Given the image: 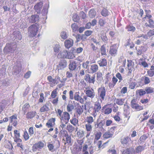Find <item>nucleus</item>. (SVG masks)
<instances>
[{"mask_svg":"<svg viewBox=\"0 0 154 154\" xmlns=\"http://www.w3.org/2000/svg\"><path fill=\"white\" fill-rule=\"evenodd\" d=\"M73 20L75 22H78L79 20V17L76 14H74L73 16Z\"/></svg>","mask_w":154,"mask_h":154,"instance_id":"45","label":"nucleus"},{"mask_svg":"<svg viewBox=\"0 0 154 154\" xmlns=\"http://www.w3.org/2000/svg\"><path fill=\"white\" fill-rule=\"evenodd\" d=\"M84 92L86 95L91 99L94 98L95 96L94 91L92 88L90 89L89 88H86V89L84 90Z\"/></svg>","mask_w":154,"mask_h":154,"instance_id":"6","label":"nucleus"},{"mask_svg":"<svg viewBox=\"0 0 154 154\" xmlns=\"http://www.w3.org/2000/svg\"><path fill=\"white\" fill-rule=\"evenodd\" d=\"M14 138H20V133L19 131L17 130H15L14 131Z\"/></svg>","mask_w":154,"mask_h":154,"instance_id":"52","label":"nucleus"},{"mask_svg":"<svg viewBox=\"0 0 154 154\" xmlns=\"http://www.w3.org/2000/svg\"><path fill=\"white\" fill-rule=\"evenodd\" d=\"M38 29V25L36 23L30 26L28 29L29 36L30 37L35 36Z\"/></svg>","mask_w":154,"mask_h":154,"instance_id":"1","label":"nucleus"},{"mask_svg":"<svg viewBox=\"0 0 154 154\" xmlns=\"http://www.w3.org/2000/svg\"><path fill=\"white\" fill-rule=\"evenodd\" d=\"M71 123L74 125H76L78 123V120L75 118H74L70 120Z\"/></svg>","mask_w":154,"mask_h":154,"instance_id":"48","label":"nucleus"},{"mask_svg":"<svg viewBox=\"0 0 154 154\" xmlns=\"http://www.w3.org/2000/svg\"><path fill=\"white\" fill-rule=\"evenodd\" d=\"M14 37V40L16 42H18L22 39V36L20 32L19 31L14 32L13 33Z\"/></svg>","mask_w":154,"mask_h":154,"instance_id":"13","label":"nucleus"},{"mask_svg":"<svg viewBox=\"0 0 154 154\" xmlns=\"http://www.w3.org/2000/svg\"><path fill=\"white\" fill-rule=\"evenodd\" d=\"M70 119V115L67 112H63L60 119L61 122L67 123Z\"/></svg>","mask_w":154,"mask_h":154,"instance_id":"7","label":"nucleus"},{"mask_svg":"<svg viewBox=\"0 0 154 154\" xmlns=\"http://www.w3.org/2000/svg\"><path fill=\"white\" fill-rule=\"evenodd\" d=\"M125 98H119L116 99V102L117 104L119 105H122L124 103Z\"/></svg>","mask_w":154,"mask_h":154,"instance_id":"34","label":"nucleus"},{"mask_svg":"<svg viewBox=\"0 0 154 154\" xmlns=\"http://www.w3.org/2000/svg\"><path fill=\"white\" fill-rule=\"evenodd\" d=\"M43 3L42 2H40L38 3L34 7V8L37 13H39L42 9Z\"/></svg>","mask_w":154,"mask_h":154,"instance_id":"19","label":"nucleus"},{"mask_svg":"<svg viewBox=\"0 0 154 154\" xmlns=\"http://www.w3.org/2000/svg\"><path fill=\"white\" fill-rule=\"evenodd\" d=\"M138 93L140 96H143L146 93L145 90L143 89H140L138 90Z\"/></svg>","mask_w":154,"mask_h":154,"instance_id":"55","label":"nucleus"},{"mask_svg":"<svg viewBox=\"0 0 154 154\" xmlns=\"http://www.w3.org/2000/svg\"><path fill=\"white\" fill-rule=\"evenodd\" d=\"M149 25H146V26H148L150 28L154 27V22L151 19H149Z\"/></svg>","mask_w":154,"mask_h":154,"instance_id":"47","label":"nucleus"},{"mask_svg":"<svg viewBox=\"0 0 154 154\" xmlns=\"http://www.w3.org/2000/svg\"><path fill=\"white\" fill-rule=\"evenodd\" d=\"M48 6L47 5H45L43 8L42 13V15L43 16V17H42V18L43 19H46L47 18L46 15L48 13Z\"/></svg>","mask_w":154,"mask_h":154,"instance_id":"22","label":"nucleus"},{"mask_svg":"<svg viewBox=\"0 0 154 154\" xmlns=\"http://www.w3.org/2000/svg\"><path fill=\"white\" fill-rule=\"evenodd\" d=\"M145 149V147L142 146H136L135 148V150H134V153L140 154L141 152Z\"/></svg>","mask_w":154,"mask_h":154,"instance_id":"20","label":"nucleus"},{"mask_svg":"<svg viewBox=\"0 0 154 154\" xmlns=\"http://www.w3.org/2000/svg\"><path fill=\"white\" fill-rule=\"evenodd\" d=\"M116 45V44H114L110 47L109 53L112 56H115L116 54L117 51Z\"/></svg>","mask_w":154,"mask_h":154,"instance_id":"17","label":"nucleus"},{"mask_svg":"<svg viewBox=\"0 0 154 154\" xmlns=\"http://www.w3.org/2000/svg\"><path fill=\"white\" fill-rule=\"evenodd\" d=\"M113 133L110 131H108L105 132L103 134V137L105 138H108L111 137L113 135Z\"/></svg>","mask_w":154,"mask_h":154,"instance_id":"28","label":"nucleus"},{"mask_svg":"<svg viewBox=\"0 0 154 154\" xmlns=\"http://www.w3.org/2000/svg\"><path fill=\"white\" fill-rule=\"evenodd\" d=\"M85 126L86 130L87 131L91 132L92 130V127L91 124L87 123Z\"/></svg>","mask_w":154,"mask_h":154,"instance_id":"43","label":"nucleus"},{"mask_svg":"<svg viewBox=\"0 0 154 154\" xmlns=\"http://www.w3.org/2000/svg\"><path fill=\"white\" fill-rule=\"evenodd\" d=\"M36 114L35 112H28L26 115V117L28 119H32L34 117Z\"/></svg>","mask_w":154,"mask_h":154,"instance_id":"26","label":"nucleus"},{"mask_svg":"<svg viewBox=\"0 0 154 154\" xmlns=\"http://www.w3.org/2000/svg\"><path fill=\"white\" fill-rule=\"evenodd\" d=\"M121 142L124 146L128 147L130 144L132 143V141L130 137H125L121 139Z\"/></svg>","mask_w":154,"mask_h":154,"instance_id":"9","label":"nucleus"},{"mask_svg":"<svg viewBox=\"0 0 154 154\" xmlns=\"http://www.w3.org/2000/svg\"><path fill=\"white\" fill-rule=\"evenodd\" d=\"M126 28L128 31L132 32H134L136 29L135 27L131 25L127 26Z\"/></svg>","mask_w":154,"mask_h":154,"instance_id":"40","label":"nucleus"},{"mask_svg":"<svg viewBox=\"0 0 154 154\" xmlns=\"http://www.w3.org/2000/svg\"><path fill=\"white\" fill-rule=\"evenodd\" d=\"M96 14V12L94 9H91L90 10L88 13L89 17L91 18H94Z\"/></svg>","mask_w":154,"mask_h":154,"instance_id":"31","label":"nucleus"},{"mask_svg":"<svg viewBox=\"0 0 154 154\" xmlns=\"http://www.w3.org/2000/svg\"><path fill=\"white\" fill-rule=\"evenodd\" d=\"M74 108V105L72 104V102L71 103L69 102L67 106V111L70 112H71Z\"/></svg>","mask_w":154,"mask_h":154,"instance_id":"32","label":"nucleus"},{"mask_svg":"<svg viewBox=\"0 0 154 154\" xmlns=\"http://www.w3.org/2000/svg\"><path fill=\"white\" fill-rule=\"evenodd\" d=\"M133 108L135 109L137 111H139L141 110H142L143 109V107L139 105L137 103H136L135 105H134V106H133L132 107Z\"/></svg>","mask_w":154,"mask_h":154,"instance_id":"41","label":"nucleus"},{"mask_svg":"<svg viewBox=\"0 0 154 154\" xmlns=\"http://www.w3.org/2000/svg\"><path fill=\"white\" fill-rule=\"evenodd\" d=\"M67 66V62L66 60L63 59L60 60L57 65L58 70L63 69Z\"/></svg>","mask_w":154,"mask_h":154,"instance_id":"10","label":"nucleus"},{"mask_svg":"<svg viewBox=\"0 0 154 154\" xmlns=\"http://www.w3.org/2000/svg\"><path fill=\"white\" fill-rule=\"evenodd\" d=\"M67 130L69 132H72L74 130V128L72 125H69L67 126Z\"/></svg>","mask_w":154,"mask_h":154,"instance_id":"50","label":"nucleus"},{"mask_svg":"<svg viewBox=\"0 0 154 154\" xmlns=\"http://www.w3.org/2000/svg\"><path fill=\"white\" fill-rule=\"evenodd\" d=\"M23 136L25 140H27L29 138V135L27 131H25Z\"/></svg>","mask_w":154,"mask_h":154,"instance_id":"58","label":"nucleus"},{"mask_svg":"<svg viewBox=\"0 0 154 154\" xmlns=\"http://www.w3.org/2000/svg\"><path fill=\"white\" fill-rule=\"evenodd\" d=\"M144 82L145 84H147L150 82V80L148 77H145L144 78Z\"/></svg>","mask_w":154,"mask_h":154,"instance_id":"60","label":"nucleus"},{"mask_svg":"<svg viewBox=\"0 0 154 154\" xmlns=\"http://www.w3.org/2000/svg\"><path fill=\"white\" fill-rule=\"evenodd\" d=\"M147 73L149 76L152 77L154 75V71L151 70L150 69V70L148 71Z\"/></svg>","mask_w":154,"mask_h":154,"instance_id":"62","label":"nucleus"},{"mask_svg":"<svg viewBox=\"0 0 154 154\" xmlns=\"http://www.w3.org/2000/svg\"><path fill=\"white\" fill-rule=\"evenodd\" d=\"M68 51L64 50L61 51L58 54V57L60 58H67Z\"/></svg>","mask_w":154,"mask_h":154,"instance_id":"24","label":"nucleus"},{"mask_svg":"<svg viewBox=\"0 0 154 154\" xmlns=\"http://www.w3.org/2000/svg\"><path fill=\"white\" fill-rule=\"evenodd\" d=\"M118 79L117 78L114 76L112 79V83H109V87H113L116 85V82L118 81Z\"/></svg>","mask_w":154,"mask_h":154,"instance_id":"27","label":"nucleus"},{"mask_svg":"<svg viewBox=\"0 0 154 154\" xmlns=\"http://www.w3.org/2000/svg\"><path fill=\"white\" fill-rule=\"evenodd\" d=\"M136 84L135 82H131L129 85V88L131 89H133L136 86Z\"/></svg>","mask_w":154,"mask_h":154,"instance_id":"64","label":"nucleus"},{"mask_svg":"<svg viewBox=\"0 0 154 154\" xmlns=\"http://www.w3.org/2000/svg\"><path fill=\"white\" fill-rule=\"evenodd\" d=\"M63 140L64 141V144L66 145H69L71 146L72 144V139L71 136L70 135H69L66 132V133H63Z\"/></svg>","mask_w":154,"mask_h":154,"instance_id":"4","label":"nucleus"},{"mask_svg":"<svg viewBox=\"0 0 154 154\" xmlns=\"http://www.w3.org/2000/svg\"><path fill=\"white\" fill-rule=\"evenodd\" d=\"M69 98L71 100L74 99V95L73 92L72 90H70L69 92Z\"/></svg>","mask_w":154,"mask_h":154,"instance_id":"61","label":"nucleus"},{"mask_svg":"<svg viewBox=\"0 0 154 154\" xmlns=\"http://www.w3.org/2000/svg\"><path fill=\"white\" fill-rule=\"evenodd\" d=\"M76 39V41L77 42H79L81 40V35L79 34H73V35Z\"/></svg>","mask_w":154,"mask_h":154,"instance_id":"57","label":"nucleus"},{"mask_svg":"<svg viewBox=\"0 0 154 154\" xmlns=\"http://www.w3.org/2000/svg\"><path fill=\"white\" fill-rule=\"evenodd\" d=\"M95 75L94 74L91 76L89 74H87L85 75L84 77V79L86 82L93 84L95 82Z\"/></svg>","mask_w":154,"mask_h":154,"instance_id":"8","label":"nucleus"},{"mask_svg":"<svg viewBox=\"0 0 154 154\" xmlns=\"http://www.w3.org/2000/svg\"><path fill=\"white\" fill-rule=\"evenodd\" d=\"M101 103L99 101H96L94 104V115H96L101 109Z\"/></svg>","mask_w":154,"mask_h":154,"instance_id":"12","label":"nucleus"},{"mask_svg":"<svg viewBox=\"0 0 154 154\" xmlns=\"http://www.w3.org/2000/svg\"><path fill=\"white\" fill-rule=\"evenodd\" d=\"M39 20V16L37 14L32 15L29 18V22L31 23L38 22Z\"/></svg>","mask_w":154,"mask_h":154,"instance_id":"15","label":"nucleus"},{"mask_svg":"<svg viewBox=\"0 0 154 154\" xmlns=\"http://www.w3.org/2000/svg\"><path fill=\"white\" fill-rule=\"evenodd\" d=\"M73 42L72 39L66 40L64 42V45L67 48H69L73 45Z\"/></svg>","mask_w":154,"mask_h":154,"instance_id":"21","label":"nucleus"},{"mask_svg":"<svg viewBox=\"0 0 154 154\" xmlns=\"http://www.w3.org/2000/svg\"><path fill=\"white\" fill-rule=\"evenodd\" d=\"M98 68V67L97 65L93 64L91 66L90 69L92 71V72L94 73L97 71Z\"/></svg>","mask_w":154,"mask_h":154,"instance_id":"35","label":"nucleus"},{"mask_svg":"<svg viewBox=\"0 0 154 154\" xmlns=\"http://www.w3.org/2000/svg\"><path fill=\"white\" fill-rule=\"evenodd\" d=\"M98 63L100 66H106L107 64L106 60L105 58H103L98 61Z\"/></svg>","mask_w":154,"mask_h":154,"instance_id":"25","label":"nucleus"},{"mask_svg":"<svg viewBox=\"0 0 154 154\" xmlns=\"http://www.w3.org/2000/svg\"><path fill=\"white\" fill-rule=\"evenodd\" d=\"M9 119L11 121V123L13 126H16L17 123V116L16 115H13L9 117Z\"/></svg>","mask_w":154,"mask_h":154,"instance_id":"18","label":"nucleus"},{"mask_svg":"<svg viewBox=\"0 0 154 154\" xmlns=\"http://www.w3.org/2000/svg\"><path fill=\"white\" fill-rule=\"evenodd\" d=\"M129 107L127 104L124 105V110L126 113H128L129 111Z\"/></svg>","mask_w":154,"mask_h":154,"instance_id":"56","label":"nucleus"},{"mask_svg":"<svg viewBox=\"0 0 154 154\" xmlns=\"http://www.w3.org/2000/svg\"><path fill=\"white\" fill-rule=\"evenodd\" d=\"M47 79L51 83V86H52L55 84L58 83L60 80V78L58 76H56L54 79L52 78L51 76H48Z\"/></svg>","mask_w":154,"mask_h":154,"instance_id":"5","label":"nucleus"},{"mask_svg":"<svg viewBox=\"0 0 154 154\" xmlns=\"http://www.w3.org/2000/svg\"><path fill=\"white\" fill-rule=\"evenodd\" d=\"M102 135V133L100 132H98L96 133L95 134V137L94 139L96 140H98L100 137Z\"/></svg>","mask_w":154,"mask_h":154,"instance_id":"46","label":"nucleus"},{"mask_svg":"<svg viewBox=\"0 0 154 154\" xmlns=\"http://www.w3.org/2000/svg\"><path fill=\"white\" fill-rule=\"evenodd\" d=\"M57 96V91L55 90H53L51 93V96L52 98L54 99L56 98Z\"/></svg>","mask_w":154,"mask_h":154,"instance_id":"49","label":"nucleus"},{"mask_svg":"<svg viewBox=\"0 0 154 154\" xmlns=\"http://www.w3.org/2000/svg\"><path fill=\"white\" fill-rule=\"evenodd\" d=\"M17 48V45L15 43H11L7 44L4 49V51L8 53L12 54L11 57L14 55V51Z\"/></svg>","mask_w":154,"mask_h":154,"instance_id":"2","label":"nucleus"},{"mask_svg":"<svg viewBox=\"0 0 154 154\" xmlns=\"http://www.w3.org/2000/svg\"><path fill=\"white\" fill-rule=\"evenodd\" d=\"M86 121L88 124H91L94 121V119L92 116H89L87 117L86 119Z\"/></svg>","mask_w":154,"mask_h":154,"instance_id":"42","label":"nucleus"},{"mask_svg":"<svg viewBox=\"0 0 154 154\" xmlns=\"http://www.w3.org/2000/svg\"><path fill=\"white\" fill-rule=\"evenodd\" d=\"M109 12L105 8L103 9L101 11V14L103 16L106 17L109 15Z\"/></svg>","mask_w":154,"mask_h":154,"instance_id":"36","label":"nucleus"},{"mask_svg":"<svg viewBox=\"0 0 154 154\" xmlns=\"http://www.w3.org/2000/svg\"><path fill=\"white\" fill-rule=\"evenodd\" d=\"M44 146V143L42 141H39L35 143L32 146V150L33 151H36L39 149L42 148Z\"/></svg>","mask_w":154,"mask_h":154,"instance_id":"11","label":"nucleus"},{"mask_svg":"<svg viewBox=\"0 0 154 154\" xmlns=\"http://www.w3.org/2000/svg\"><path fill=\"white\" fill-rule=\"evenodd\" d=\"M75 110L76 112L79 116H80L83 112V108L80 105L78 106L75 109Z\"/></svg>","mask_w":154,"mask_h":154,"instance_id":"30","label":"nucleus"},{"mask_svg":"<svg viewBox=\"0 0 154 154\" xmlns=\"http://www.w3.org/2000/svg\"><path fill=\"white\" fill-rule=\"evenodd\" d=\"M145 90L147 94H150L153 92V88L150 87H146Z\"/></svg>","mask_w":154,"mask_h":154,"instance_id":"37","label":"nucleus"},{"mask_svg":"<svg viewBox=\"0 0 154 154\" xmlns=\"http://www.w3.org/2000/svg\"><path fill=\"white\" fill-rule=\"evenodd\" d=\"M93 32L91 30H87L85 32V34L87 36H90L92 33Z\"/></svg>","mask_w":154,"mask_h":154,"instance_id":"63","label":"nucleus"},{"mask_svg":"<svg viewBox=\"0 0 154 154\" xmlns=\"http://www.w3.org/2000/svg\"><path fill=\"white\" fill-rule=\"evenodd\" d=\"M71 28L74 31H76L78 28V26L76 23H74L72 24L71 25Z\"/></svg>","mask_w":154,"mask_h":154,"instance_id":"59","label":"nucleus"},{"mask_svg":"<svg viewBox=\"0 0 154 154\" xmlns=\"http://www.w3.org/2000/svg\"><path fill=\"white\" fill-rule=\"evenodd\" d=\"M60 36L63 39H65L67 38L66 33L64 31L62 32L61 33Z\"/></svg>","mask_w":154,"mask_h":154,"instance_id":"51","label":"nucleus"},{"mask_svg":"<svg viewBox=\"0 0 154 154\" xmlns=\"http://www.w3.org/2000/svg\"><path fill=\"white\" fill-rule=\"evenodd\" d=\"M79 91L75 92L74 94V100L76 101H79L80 103H82L84 102V100L81 96L79 95Z\"/></svg>","mask_w":154,"mask_h":154,"instance_id":"14","label":"nucleus"},{"mask_svg":"<svg viewBox=\"0 0 154 154\" xmlns=\"http://www.w3.org/2000/svg\"><path fill=\"white\" fill-rule=\"evenodd\" d=\"M102 112L104 114L108 115L112 111V109L107 107L105 105L102 107Z\"/></svg>","mask_w":154,"mask_h":154,"instance_id":"23","label":"nucleus"},{"mask_svg":"<svg viewBox=\"0 0 154 154\" xmlns=\"http://www.w3.org/2000/svg\"><path fill=\"white\" fill-rule=\"evenodd\" d=\"M105 123V121L104 120H103L100 121L99 123L97 124L96 126V128H103V126L104 125Z\"/></svg>","mask_w":154,"mask_h":154,"instance_id":"39","label":"nucleus"},{"mask_svg":"<svg viewBox=\"0 0 154 154\" xmlns=\"http://www.w3.org/2000/svg\"><path fill=\"white\" fill-rule=\"evenodd\" d=\"M49 110V108L47 105L45 104L40 109V111L41 112H47Z\"/></svg>","mask_w":154,"mask_h":154,"instance_id":"33","label":"nucleus"},{"mask_svg":"<svg viewBox=\"0 0 154 154\" xmlns=\"http://www.w3.org/2000/svg\"><path fill=\"white\" fill-rule=\"evenodd\" d=\"M97 91L99 98L101 102H102L105 98L106 94V89L104 86H101L97 89Z\"/></svg>","mask_w":154,"mask_h":154,"instance_id":"3","label":"nucleus"},{"mask_svg":"<svg viewBox=\"0 0 154 154\" xmlns=\"http://www.w3.org/2000/svg\"><path fill=\"white\" fill-rule=\"evenodd\" d=\"M100 51L101 54L102 55H106V48L103 45L101 46Z\"/></svg>","mask_w":154,"mask_h":154,"instance_id":"38","label":"nucleus"},{"mask_svg":"<svg viewBox=\"0 0 154 154\" xmlns=\"http://www.w3.org/2000/svg\"><path fill=\"white\" fill-rule=\"evenodd\" d=\"M99 23L100 26H103L105 24L106 22L104 20V19L100 18L99 20Z\"/></svg>","mask_w":154,"mask_h":154,"instance_id":"53","label":"nucleus"},{"mask_svg":"<svg viewBox=\"0 0 154 154\" xmlns=\"http://www.w3.org/2000/svg\"><path fill=\"white\" fill-rule=\"evenodd\" d=\"M68 54L67 58L69 59H73L75 57L74 54L72 52H68Z\"/></svg>","mask_w":154,"mask_h":154,"instance_id":"44","label":"nucleus"},{"mask_svg":"<svg viewBox=\"0 0 154 154\" xmlns=\"http://www.w3.org/2000/svg\"><path fill=\"white\" fill-rule=\"evenodd\" d=\"M44 100V94L43 93H41L40 94V98L38 100V102L42 103Z\"/></svg>","mask_w":154,"mask_h":154,"instance_id":"54","label":"nucleus"},{"mask_svg":"<svg viewBox=\"0 0 154 154\" xmlns=\"http://www.w3.org/2000/svg\"><path fill=\"white\" fill-rule=\"evenodd\" d=\"M77 67L76 62L74 60H70L69 68L71 71L74 70Z\"/></svg>","mask_w":154,"mask_h":154,"instance_id":"16","label":"nucleus"},{"mask_svg":"<svg viewBox=\"0 0 154 154\" xmlns=\"http://www.w3.org/2000/svg\"><path fill=\"white\" fill-rule=\"evenodd\" d=\"M54 51L56 53H58L60 50V46L58 43H57L54 44L53 46Z\"/></svg>","mask_w":154,"mask_h":154,"instance_id":"29","label":"nucleus"}]
</instances>
